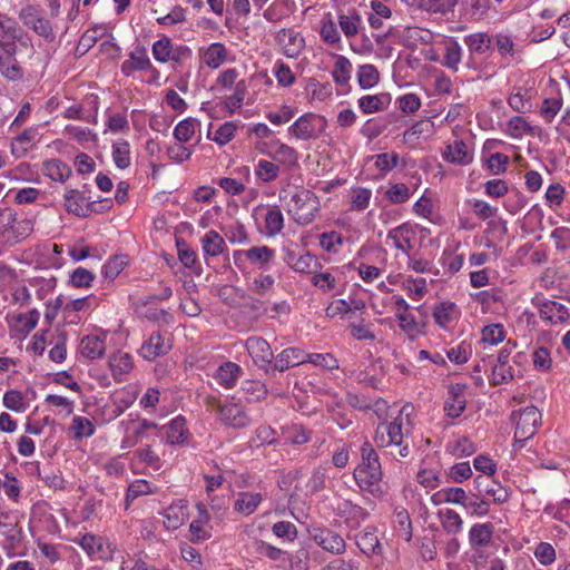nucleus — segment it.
<instances>
[{"label": "nucleus", "mask_w": 570, "mask_h": 570, "mask_svg": "<svg viewBox=\"0 0 570 570\" xmlns=\"http://www.w3.org/2000/svg\"><path fill=\"white\" fill-rule=\"evenodd\" d=\"M31 55L32 46L17 23L0 37V72L6 78L20 79L23 75L20 63Z\"/></svg>", "instance_id": "nucleus-1"}, {"label": "nucleus", "mask_w": 570, "mask_h": 570, "mask_svg": "<svg viewBox=\"0 0 570 570\" xmlns=\"http://www.w3.org/2000/svg\"><path fill=\"white\" fill-rule=\"evenodd\" d=\"M362 462L354 470V479L358 487L372 493L373 495H381L383 489L382 482V469L379 461V455L373 446L365 442L361 448Z\"/></svg>", "instance_id": "nucleus-2"}, {"label": "nucleus", "mask_w": 570, "mask_h": 570, "mask_svg": "<svg viewBox=\"0 0 570 570\" xmlns=\"http://www.w3.org/2000/svg\"><path fill=\"white\" fill-rule=\"evenodd\" d=\"M318 197L308 189H299L291 197L287 213L299 225L311 224L320 210Z\"/></svg>", "instance_id": "nucleus-3"}, {"label": "nucleus", "mask_w": 570, "mask_h": 570, "mask_svg": "<svg viewBox=\"0 0 570 570\" xmlns=\"http://www.w3.org/2000/svg\"><path fill=\"white\" fill-rule=\"evenodd\" d=\"M511 417L517 424L514 440L518 443H523L531 439L541 422V413L535 406H527L519 413L513 412Z\"/></svg>", "instance_id": "nucleus-4"}, {"label": "nucleus", "mask_w": 570, "mask_h": 570, "mask_svg": "<svg viewBox=\"0 0 570 570\" xmlns=\"http://www.w3.org/2000/svg\"><path fill=\"white\" fill-rule=\"evenodd\" d=\"M246 348L254 363L266 374H271L274 353L266 340L259 336H252L246 340Z\"/></svg>", "instance_id": "nucleus-5"}, {"label": "nucleus", "mask_w": 570, "mask_h": 570, "mask_svg": "<svg viewBox=\"0 0 570 570\" xmlns=\"http://www.w3.org/2000/svg\"><path fill=\"white\" fill-rule=\"evenodd\" d=\"M219 420L227 426L242 429L249 424V417L245 410L236 403L222 404L217 402L213 405Z\"/></svg>", "instance_id": "nucleus-6"}, {"label": "nucleus", "mask_w": 570, "mask_h": 570, "mask_svg": "<svg viewBox=\"0 0 570 570\" xmlns=\"http://www.w3.org/2000/svg\"><path fill=\"white\" fill-rule=\"evenodd\" d=\"M65 208L77 217H88L98 212L96 203H86L85 196L77 189H67L65 193Z\"/></svg>", "instance_id": "nucleus-7"}, {"label": "nucleus", "mask_w": 570, "mask_h": 570, "mask_svg": "<svg viewBox=\"0 0 570 570\" xmlns=\"http://www.w3.org/2000/svg\"><path fill=\"white\" fill-rule=\"evenodd\" d=\"M277 43L283 48V52L288 58H296L299 56L305 47V40L299 32L293 29H282L275 37Z\"/></svg>", "instance_id": "nucleus-8"}, {"label": "nucleus", "mask_w": 570, "mask_h": 570, "mask_svg": "<svg viewBox=\"0 0 570 570\" xmlns=\"http://www.w3.org/2000/svg\"><path fill=\"white\" fill-rule=\"evenodd\" d=\"M316 121L322 122V126L325 124L322 117L312 112L304 114L289 127V132L298 139L308 140L316 136Z\"/></svg>", "instance_id": "nucleus-9"}, {"label": "nucleus", "mask_w": 570, "mask_h": 570, "mask_svg": "<svg viewBox=\"0 0 570 570\" xmlns=\"http://www.w3.org/2000/svg\"><path fill=\"white\" fill-rule=\"evenodd\" d=\"M170 348L171 344L169 338H165L159 332H154L148 341L142 344L140 355L148 361H153L159 356L166 355Z\"/></svg>", "instance_id": "nucleus-10"}, {"label": "nucleus", "mask_w": 570, "mask_h": 570, "mask_svg": "<svg viewBox=\"0 0 570 570\" xmlns=\"http://www.w3.org/2000/svg\"><path fill=\"white\" fill-rule=\"evenodd\" d=\"M305 362L306 353L303 350L297 347L285 348L275 357V364L272 365L269 375H274L276 371L284 372Z\"/></svg>", "instance_id": "nucleus-11"}, {"label": "nucleus", "mask_w": 570, "mask_h": 570, "mask_svg": "<svg viewBox=\"0 0 570 570\" xmlns=\"http://www.w3.org/2000/svg\"><path fill=\"white\" fill-rule=\"evenodd\" d=\"M474 485L482 498L484 495L492 497L495 503H503L509 498L507 490L491 478L479 475L474 479Z\"/></svg>", "instance_id": "nucleus-12"}, {"label": "nucleus", "mask_w": 570, "mask_h": 570, "mask_svg": "<svg viewBox=\"0 0 570 570\" xmlns=\"http://www.w3.org/2000/svg\"><path fill=\"white\" fill-rule=\"evenodd\" d=\"M314 541L324 550L341 554L345 551V541L336 532L330 529H317L313 535Z\"/></svg>", "instance_id": "nucleus-13"}, {"label": "nucleus", "mask_w": 570, "mask_h": 570, "mask_svg": "<svg viewBox=\"0 0 570 570\" xmlns=\"http://www.w3.org/2000/svg\"><path fill=\"white\" fill-rule=\"evenodd\" d=\"M464 384H453L449 387V397L444 402V411L452 419L459 417L465 409Z\"/></svg>", "instance_id": "nucleus-14"}, {"label": "nucleus", "mask_w": 570, "mask_h": 570, "mask_svg": "<svg viewBox=\"0 0 570 570\" xmlns=\"http://www.w3.org/2000/svg\"><path fill=\"white\" fill-rule=\"evenodd\" d=\"M387 238L393 242L395 248L402 250L410 257V252L413 249V240L415 238V232L407 224L400 225L391 229L387 234Z\"/></svg>", "instance_id": "nucleus-15"}, {"label": "nucleus", "mask_w": 570, "mask_h": 570, "mask_svg": "<svg viewBox=\"0 0 570 570\" xmlns=\"http://www.w3.org/2000/svg\"><path fill=\"white\" fill-rule=\"evenodd\" d=\"M539 315L540 318L550 324H561L570 317L568 308L556 301H547L542 303L539 308Z\"/></svg>", "instance_id": "nucleus-16"}, {"label": "nucleus", "mask_w": 570, "mask_h": 570, "mask_svg": "<svg viewBox=\"0 0 570 570\" xmlns=\"http://www.w3.org/2000/svg\"><path fill=\"white\" fill-rule=\"evenodd\" d=\"M153 65L144 47H137L129 53V59L121 63V71L126 76H130L137 70L151 69Z\"/></svg>", "instance_id": "nucleus-17"}, {"label": "nucleus", "mask_w": 570, "mask_h": 570, "mask_svg": "<svg viewBox=\"0 0 570 570\" xmlns=\"http://www.w3.org/2000/svg\"><path fill=\"white\" fill-rule=\"evenodd\" d=\"M284 261L295 272L309 273L315 265V259L308 253H296L288 247L284 248Z\"/></svg>", "instance_id": "nucleus-18"}, {"label": "nucleus", "mask_w": 570, "mask_h": 570, "mask_svg": "<svg viewBox=\"0 0 570 570\" xmlns=\"http://www.w3.org/2000/svg\"><path fill=\"white\" fill-rule=\"evenodd\" d=\"M188 434L186 421L183 416L173 419L169 424L161 428V435L166 438L169 444H181Z\"/></svg>", "instance_id": "nucleus-19"}, {"label": "nucleus", "mask_w": 570, "mask_h": 570, "mask_svg": "<svg viewBox=\"0 0 570 570\" xmlns=\"http://www.w3.org/2000/svg\"><path fill=\"white\" fill-rule=\"evenodd\" d=\"M39 317L37 309H31L27 314H17L12 317L13 323L9 322L10 331L26 336L37 326Z\"/></svg>", "instance_id": "nucleus-20"}, {"label": "nucleus", "mask_w": 570, "mask_h": 570, "mask_svg": "<svg viewBox=\"0 0 570 570\" xmlns=\"http://www.w3.org/2000/svg\"><path fill=\"white\" fill-rule=\"evenodd\" d=\"M356 544L367 556L382 554V546L372 528H366L356 535Z\"/></svg>", "instance_id": "nucleus-21"}, {"label": "nucleus", "mask_w": 570, "mask_h": 570, "mask_svg": "<svg viewBox=\"0 0 570 570\" xmlns=\"http://www.w3.org/2000/svg\"><path fill=\"white\" fill-rule=\"evenodd\" d=\"M391 102V95L382 92L379 95H367L358 99V107L364 114H373L384 110Z\"/></svg>", "instance_id": "nucleus-22"}, {"label": "nucleus", "mask_w": 570, "mask_h": 570, "mask_svg": "<svg viewBox=\"0 0 570 570\" xmlns=\"http://www.w3.org/2000/svg\"><path fill=\"white\" fill-rule=\"evenodd\" d=\"M105 341L100 336L87 335L80 342V352L86 358H99L105 354Z\"/></svg>", "instance_id": "nucleus-23"}, {"label": "nucleus", "mask_w": 570, "mask_h": 570, "mask_svg": "<svg viewBox=\"0 0 570 570\" xmlns=\"http://www.w3.org/2000/svg\"><path fill=\"white\" fill-rule=\"evenodd\" d=\"M199 518L194 520L189 525L190 531V540L193 542H203L210 537L209 531L206 530L205 524H207L210 520V517L207 510L198 504Z\"/></svg>", "instance_id": "nucleus-24"}, {"label": "nucleus", "mask_w": 570, "mask_h": 570, "mask_svg": "<svg viewBox=\"0 0 570 570\" xmlns=\"http://www.w3.org/2000/svg\"><path fill=\"white\" fill-rule=\"evenodd\" d=\"M274 254V249L267 246H257L247 250H237L234 256L235 258L237 256H245L252 264L265 266L272 261Z\"/></svg>", "instance_id": "nucleus-25"}, {"label": "nucleus", "mask_w": 570, "mask_h": 570, "mask_svg": "<svg viewBox=\"0 0 570 570\" xmlns=\"http://www.w3.org/2000/svg\"><path fill=\"white\" fill-rule=\"evenodd\" d=\"M444 157L449 161L459 165H468L473 160V154L462 140H455L452 145H449Z\"/></svg>", "instance_id": "nucleus-26"}, {"label": "nucleus", "mask_w": 570, "mask_h": 570, "mask_svg": "<svg viewBox=\"0 0 570 570\" xmlns=\"http://www.w3.org/2000/svg\"><path fill=\"white\" fill-rule=\"evenodd\" d=\"M494 532L492 523H476L469 532V542L471 547H484L490 543Z\"/></svg>", "instance_id": "nucleus-27"}, {"label": "nucleus", "mask_w": 570, "mask_h": 570, "mask_svg": "<svg viewBox=\"0 0 570 570\" xmlns=\"http://www.w3.org/2000/svg\"><path fill=\"white\" fill-rule=\"evenodd\" d=\"M43 174L51 180L63 183L71 175V168L59 159H50L43 163Z\"/></svg>", "instance_id": "nucleus-28"}, {"label": "nucleus", "mask_w": 570, "mask_h": 570, "mask_svg": "<svg viewBox=\"0 0 570 570\" xmlns=\"http://www.w3.org/2000/svg\"><path fill=\"white\" fill-rule=\"evenodd\" d=\"M202 247L206 256L216 257L224 252L226 243L216 230L212 229L203 237Z\"/></svg>", "instance_id": "nucleus-29"}, {"label": "nucleus", "mask_w": 570, "mask_h": 570, "mask_svg": "<svg viewBox=\"0 0 570 570\" xmlns=\"http://www.w3.org/2000/svg\"><path fill=\"white\" fill-rule=\"evenodd\" d=\"M261 502L262 495L259 493L242 492L235 500L234 509L244 515H249L255 512Z\"/></svg>", "instance_id": "nucleus-30"}, {"label": "nucleus", "mask_w": 570, "mask_h": 570, "mask_svg": "<svg viewBox=\"0 0 570 570\" xmlns=\"http://www.w3.org/2000/svg\"><path fill=\"white\" fill-rule=\"evenodd\" d=\"M240 373V367L233 362H226L219 366L216 373V380L219 385L230 389L235 385Z\"/></svg>", "instance_id": "nucleus-31"}, {"label": "nucleus", "mask_w": 570, "mask_h": 570, "mask_svg": "<svg viewBox=\"0 0 570 570\" xmlns=\"http://www.w3.org/2000/svg\"><path fill=\"white\" fill-rule=\"evenodd\" d=\"M226 56L225 46L220 42H214L205 50L203 59L207 67L217 69L225 62Z\"/></svg>", "instance_id": "nucleus-32"}, {"label": "nucleus", "mask_w": 570, "mask_h": 570, "mask_svg": "<svg viewBox=\"0 0 570 570\" xmlns=\"http://www.w3.org/2000/svg\"><path fill=\"white\" fill-rule=\"evenodd\" d=\"M465 46L471 53H485L491 48L492 39L485 32H475L464 37Z\"/></svg>", "instance_id": "nucleus-33"}, {"label": "nucleus", "mask_w": 570, "mask_h": 570, "mask_svg": "<svg viewBox=\"0 0 570 570\" xmlns=\"http://www.w3.org/2000/svg\"><path fill=\"white\" fill-rule=\"evenodd\" d=\"M132 366V357L128 353L117 352L109 358V367L114 377L129 373Z\"/></svg>", "instance_id": "nucleus-34"}, {"label": "nucleus", "mask_w": 570, "mask_h": 570, "mask_svg": "<svg viewBox=\"0 0 570 570\" xmlns=\"http://www.w3.org/2000/svg\"><path fill=\"white\" fill-rule=\"evenodd\" d=\"M352 63L344 56H337L332 71L334 81L337 85L345 86L351 79Z\"/></svg>", "instance_id": "nucleus-35"}, {"label": "nucleus", "mask_w": 570, "mask_h": 570, "mask_svg": "<svg viewBox=\"0 0 570 570\" xmlns=\"http://www.w3.org/2000/svg\"><path fill=\"white\" fill-rule=\"evenodd\" d=\"M112 159L119 169L130 166V148L128 141L120 139L112 145Z\"/></svg>", "instance_id": "nucleus-36"}, {"label": "nucleus", "mask_w": 570, "mask_h": 570, "mask_svg": "<svg viewBox=\"0 0 570 570\" xmlns=\"http://www.w3.org/2000/svg\"><path fill=\"white\" fill-rule=\"evenodd\" d=\"M358 85L362 89L374 87L380 80V73L373 65H362L357 71Z\"/></svg>", "instance_id": "nucleus-37"}, {"label": "nucleus", "mask_w": 570, "mask_h": 570, "mask_svg": "<svg viewBox=\"0 0 570 570\" xmlns=\"http://www.w3.org/2000/svg\"><path fill=\"white\" fill-rule=\"evenodd\" d=\"M382 430V436L386 432L389 436L387 445L400 446L402 445L403 433H402V422L399 419H395L391 423L386 425H380L376 430V436Z\"/></svg>", "instance_id": "nucleus-38"}, {"label": "nucleus", "mask_w": 570, "mask_h": 570, "mask_svg": "<svg viewBox=\"0 0 570 570\" xmlns=\"http://www.w3.org/2000/svg\"><path fill=\"white\" fill-rule=\"evenodd\" d=\"M505 333L503 326L500 324H491L482 330V338L480 344L485 350L488 345L493 346L501 343L504 340Z\"/></svg>", "instance_id": "nucleus-39"}, {"label": "nucleus", "mask_w": 570, "mask_h": 570, "mask_svg": "<svg viewBox=\"0 0 570 570\" xmlns=\"http://www.w3.org/2000/svg\"><path fill=\"white\" fill-rule=\"evenodd\" d=\"M395 530L405 541L412 539V522L405 509L396 510L394 514Z\"/></svg>", "instance_id": "nucleus-40"}, {"label": "nucleus", "mask_w": 570, "mask_h": 570, "mask_svg": "<svg viewBox=\"0 0 570 570\" xmlns=\"http://www.w3.org/2000/svg\"><path fill=\"white\" fill-rule=\"evenodd\" d=\"M338 24L347 38H352L358 32L361 17L356 12L342 13L338 16Z\"/></svg>", "instance_id": "nucleus-41"}, {"label": "nucleus", "mask_w": 570, "mask_h": 570, "mask_svg": "<svg viewBox=\"0 0 570 570\" xmlns=\"http://www.w3.org/2000/svg\"><path fill=\"white\" fill-rule=\"evenodd\" d=\"M265 227L269 236H275L284 227V217L278 207H272L268 209L265 216Z\"/></svg>", "instance_id": "nucleus-42"}, {"label": "nucleus", "mask_w": 570, "mask_h": 570, "mask_svg": "<svg viewBox=\"0 0 570 570\" xmlns=\"http://www.w3.org/2000/svg\"><path fill=\"white\" fill-rule=\"evenodd\" d=\"M455 304L451 302L440 303L433 311V317L438 325L445 327L454 318Z\"/></svg>", "instance_id": "nucleus-43"}, {"label": "nucleus", "mask_w": 570, "mask_h": 570, "mask_svg": "<svg viewBox=\"0 0 570 570\" xmlns=\"http://www.w3.org/2000/svg\"><path fill=\"white\" fill-rule=\"evenodd\" d=\"M441 523L448 533H458L462 530L463 521L458 512L451 509L440 511Z\"/></svg>", "instance_id": "nucleus-44"}, {"label": "nucleus", "mask_w": 570, "mask_h": 570, "mask_svg": "<svg viewBox=\"0 0 570 570\" xmlns=\"http://www.w3.org/2000/svg\"><path fill=\"white\" fill-rule=\"evenodd\" d=\"M440 494L443 495L444 502L461 504L463 507L469 498V494L462 488H446L432 497L434 504H439L436 497Z\"/></svg>", "instance_id": "nucleus-45"}, {"label": "nucleus", "mask_w": 570, "mask_h": 570, "mask_svg": "<svg viewBox=\"0 0 570 570\" xmlns=\"http://www.w3.org/2000/svg\"><path fill=\"white\" fill-rule=\"evenodd\" d=\"M198 121L194 118H186L177 124L174 129V137L179 142H187L195 134Z\"/></svg>", "instance_id": "nucleus-46"}, {"label": "nucleus", "mask_w": 570, "mask_h": 570, "mask_svg": "<svg viewBox=\"0 0 570 570\" xmlns=\"http://www.w3.org/2000/svg\"><path fill=\"white\" fill-rule=\"evenodd\" d=\"M255 174L264 183H271L278 177L279 167L272 161L261 159L256 166Z\"/></svg>", "instance_id": "nucleus-47"}, {"label": "nucleus", "mask_w": 570, "mask_h": 570, "mask_svg": "<svg viewBox=\"0 0 570 570\" xmlns=\"http://www.w3.org/2000/svg\"><path fill=\"white\" fill-rule=\"evenodd\" d=\"M184 517L183 505H170L164 512V524L167 529L176 530L183 524Z\"/></svg>", "instance_id": "nucleus-48"}, {"label": "nucleus", "mask_w": 570, "mask_h": 570, "mask_svg": "<svg viewBox=\"0 0 570 570\" xmlns=\"http://www.w3.org/2000/svg\"><path fill=\"white\" fill-rule=\"evenodd\" d=\"M71 431L73 432V438L80 440L91 436L95 432V426L87 417L76 416L72 420Z\"/></svg>", "instance_id": "nucleus-49"}, {"label": "nucleus", "mask_w": 570, "mask_h": 570, "mask_svg": "<svg viewBox=\"0 0 570 570\" xmlns=\"http://www.w3.org/2000/svg\"><path fill=\"white\" fill-rule=\"evenodd\" d=\"M236 129L237 126L233 121H226L215 131L214 136L208 132V138L224 146L234 138Z\"/></svg>", "instance_id": "nucleus-50"}, {"label": "nucleus", "mask_w": 570, "mask_h": 570, "mask_svg": "<svg viewBox=\"0 0 570 570\" xmlns=\"http://www.w3.org/2000/svg\"><path fill=\"white\" fill-rule=\"evenodd\" d=\"M464 508L469 510L471 514L482 517L489 512V502L476 492L469 495Z\"/></svg>", "instance_id": "nucleus-51"}, {"label": "nucleus", "mask_w": 570, "mask_h": 570, "mask_svg": "<svg viewBox=\"0 0 570 570\" xmlns=\"http://www.w3.org/2000/svg\"><path fill=\"white\" fill-rule=\"evenodd\" d=\"M171 50L173 45L168 37H163L153 45L154 58L163 63L170 60Z\"/></svg>", "instance_id": "nucleus-52"}, {"label": "nucleus", "mask_w": 570, "mask_h": 570, "mask_svg": "<svg viewBox=\"0 0 570 570\" xmlns=\"http://www.w3.org/2000/svg\"><path fill=\"white\" fill-rule=\"evenodd\" d=\"M36 137V130L32 128L26 129L19 136L14 138V142L12 144V153L13 154H24L30 147L31 142Z\"/></svg>", "instance_id": "nucleus-53"}, {"label": "nucleus", "mask_w": 570, "mask_h": 570, "mask_svg": "<svg viewBox=\"0 0 570 570\" xmlns=\"http://www.w3.org/2000/svg\"><path fill=\"white\" fill-rule=\"evenodd\" d=\"M126 265V256H115L104 265V276L112 281L119 275Z\"/></svg>", "instance_id": "nucleus-54"}, {"label": "nucleus", "mask_w": 570, "mask_h": 570, "mask_svg": "<svg viewBox=\"0 0 570 570\" xmlns=\"http://www.w3.org/2000/svg\"><path fill=\"white\" fill-rule=\"evenodd\" d=\"M178 250V258L181 264L188 268L193 267L196 263V253L187 245L183 238L176 239Z\"/></svg>", "instance_id": "nucleus-55"}, {"label": "nucleus", "mask_w": 570, "mask_h": 570, "mask_svg": "<svg viewBox=\"0 0 570 570\" xmlns=\"http://www.w3.org/2000/svg\"><path fill=\"white\" fill-rule=\"evenodd\" d=\"M94 279L95 275L83 267L76 268L70 275V283L75 287H90Z\"/></svg>", "instance_id": "nucleus-56"}, {"label": "nucleus", "mask_w": 570, "mask_h": 570, "mask_svg": "<svg viewBox=\"0 0 570 570\" xmlns=\"http://www.w3.org/2000/svg\"><path fill=\"white\" fill-rule=\"evenodd\" d=\"M462 49L458 42H453L446 47V51L443 58V65L450 69H458L461 62Z\"/></svg>", "instance_id": "nucleus-57"}, {"label": "nucleus", "mask_w": 570, "mask_h": 570, "mask_svg": "<svg viewBox=\"0 0 570 570\" xmlns=\"http://www.w3.org/2000/svg\"><path fill=\"white\" fill-rule=\"evenodd\" d=\"M28 28L32 29L38 36L42 37L47 41L55 40V33L52 30V26L49 20H47L43 14L39 17L35 23L29 26Z\"/></svg>", "instance_id": "nucleus-58"}, {"label": "nucleus", "mask_w": 570, "mask_h": 570, "mask_svg": "<svg viewBox=\"0 0 570 570\" xmlns=\"http://www.w3.org/2000/svg\"><path fill=\"white\" fill-rule=\"evenodd\" d=\"M513 379V374L510 366L504 364H492L491 384L500 385Z\"/></svg>", "instance_id": "nucleus-59"}, {"label": "nucleus", "mask_w": 570, "mask_h": 570, "mask_svg": "<svg viewBox=\"0 0 570 570\" xmlns=\"http://www.w3.org/2000/svg\"><path fill=\"white\" fill-rule=\"evenodd\" d=\"M306 362L312 363L316 366H322L327 370H334L338 367L337 360L332 354H307Z\"/></svg>", "instance_id": "nucleus-60"}, {"label": "nucleus", "mask_w": 570, "mask_h": 570, "mask_svg": "<svg viewBox=\"0 0 570 570\" xmlns=\"http://www.w3.org/2000/svg\"><path fill=\"white\" fill-rule=\"evenodd\" d=\"M399 155L396 153H384L375 156V166L381 173L392 170L399 164Z\"/></svg>", "instance_id": "nucleus-61"}, {"label": "nucleus", "mask_w": 570, "mask_h": 570, "mask_svg": "<svg viewBox=\"0 0 570 570\" xmlns=\"http://www.w3.org/2000/svg\"><path fill=\"white\" fill-rule=\"evenodd\" d=\"M387 198L393 204H402L410 197V189L405 184H394L386 191Z\"/></svg>", "instance_id": "nucleus-62"}, {"label": "nucleus", "mask_w": 570, "mask_h": 570, "mask_svg": "<svg viewBox=\"0 0 570 570\" xmlns=\"http://www.w3.org/2000/svg\"><path fill=\"white\" fill-rule=\"evenodd\" d=\"M534 556L540 563L548 566L556 560V550L550 543L541 542L537 546Z\"/></svg>", "instance_id": "nucleus-63"}, {"label": "nucleus", "mask_w": 570, "mask_h": 570, "mask_svg": "<svg viewBox=\"0 0 570 570\" xmlns=\"http://www.w3.org/2000/svg\"><path fill=\"white\" fill-rule=\"evenodd\" d=\"M309 553L306 549H299L288 557L289 570H307Z\"/></svg>", "instance_id": "nucleus-64"}]
</instances>
